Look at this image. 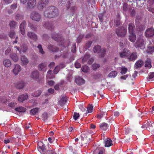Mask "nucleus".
<instances>
[{
	"instance_id": "obj_1",
	"label": "nucleus",
	"mask_w": 154,
	"mask_h": 154,
	"mask_svg": "<svg viewBox=\"0 0 154 154\" xmlns=\"http://www.w3.org/2000/svg\"><path fill=\"white\" fill-rule=\"evenodd\" d=\"M59 12L57 8L54 6L48 7L44 12V16L46 17L51 18L57 17Z\"/></svg>"
},
{
	"instance_id": "obj_2",
	"label": "nucleus",
	"mask_w": 154,
	"mask_h": 154,
	"mask_svg": "<svg viewBox=\"0 0 154 154\" xmlns=\"http://www.w3.org/2000/svg\"><path fill=\"white\" fill-rule=\"evenodd\" d=\"M70 1H72V0H60L59 2L61 6H64V5H65L66 9H69L70 12H74L76 11V8L75 6L72 5Z\"/></svg>"
},
{
	"instance_id": "obj_3",
	"label": "nucleus",
	"mask_w": 154,
	"mask_h": 154,
	"mask_svg": "<svg viewBox=\"0 0 154 154\" xmlns=\"http://www.w3.org/2000/svg\"><path fill=\"white\" fill-rule=\"evenodd\" d=\"M94 52L96 53H100V56L101 57H104L106 54V49L101 48V47L98 45H95L93 48Z\"/></svg>"
},
{
	"instance_id": "obj_4",
	"label": "nucleus",
	"mask_w": 154,
	"mask_h": 154,
	"mask_svg": "<svg viewBox=\"0 0 154 154\" xmlns=\"http://www.w3.org/2000/svg\"><path fill=\"white\" fill-rule=\"evenodd\" d=\"M116 34L117 35L120 37H123L126 35L127 32V29L123 27H119L115 30Z\"/></svg>"
},
{
	"instance_id": "obj_5",
	"label": "nucleus",
	"mask_w": 154,
	"mask_h": 154,
	"mask_svg": "<svg viewBox=\"0 0 154 154\" xmlns=\"http://www.w3.org/2000/svg\"><path fill=\"white\" fill-rule=\"evenodd\" d=\"M30 17L32 20L39 22L41 18V15L36 11H32L30 14Z\"/></svg>"
},
{
	"instance_id": "obj_6",
	"label": "nucleus",
	"mask_w": 154,
	"mask_h": 154,
	"mask_svg": "<svg viewBox=\"0 0 154 154\" xmlns=\"http://www.w3.org/2000/svg\"><path fill=\"white\" fill-rule=\"evenodd\" d=\"M138 54L137 52L134 51L130 53L127 56V59L129 61H134L137 58Z\"/></svg>"
},
{
	"instance_id": "obj_7",
	"label": "nucleus",
	"mask_w": 154,
	"mask_h": 154,
	"mask_svg": "<svg viewBox=\"0 0 154 154\" xmlns=\"http://www.w3.org/2000/svg\"><path fill=\"white\" fill-rule=\"evenodd\" d=\"M145 36L147 37H151L154 35V29L153 27L147 28L145 32Z\"/></svg>"
},
{
	"instance_id": "obj_8",
	"label": "nucleus",
	"mask_w": 154,
	"mask_h": 154,
	"mask_svg": "<svg viewBox=\"0 0 154 154\" xmlns=\"http://www.w3.org/2000/svg\"><path fill=\"white\" fill-rule=\"evenodd\" d=\"M145 42L143 39L142 38H140L137 40L136 42V48H145Z\"/></svg>"
},
{
	"instance_id": "obj_9",
	"label": "nucleus",
	"mask_w": 154,
	"mask_h": 154,
	"mask_svg": "<svg viewBox=\"0 0 154 154\" xmlns=\"http://www.w3.org/2000/svg\"><path fill=\"white\" fill-rule=\"evenodd\" d=\"M48 3V0H42L39 1L38 5V8L39 10H42L46 7Z\"/></svg>"
},
{
	"instance_id": "obj_10",
	"label": "nucleus",
	"mask_w": 154,
	"mask_h": 154,
	"mask_svg": "<svg viewBox=\"0 0 154 154\" xmlns=\"http://www.w3.org/2000/svg\"><path fill=\"white\" fill-rule=\"evenodd\" d=\"M142 127L146 128H148L149 131V129L153 128L154 127V122L151 121H147L146 122H145L142 126Z\"/></svg>"
},
{
	"instance_id": "obj_11",
	"label": "nucleus",
	"mask_w": 154,
	"mask_h": 154,
	"mask_svg": "<svg viewBox=\"0 0 154 154\" xmlns=\"http://www.w3.org/2000/svg\"><path fill=\"white\" fill-rule=\"evenodd\" d=\"M129 53H130V51L127 49L125 48L122 51L119 52V55L121 57L123 58L126 57L127 59V56Z\"/></svg>"
},
{
	"instance_id": "obj_12",
	"label": "nucleus",
	"mask_w": 154,
	"mask_h": 154,
	"mask_svg": "<svg viewBox=\"0 0 154 154\" xmlns=\"http://www.w3.org/2000/svg\"><path fill=\"white\" fill-rule=\"evenodd\" d=\"M36 4V0H28L27 3V7L30 9L33 8Z\"/></svg>"
},
{
	"instance_id": "obj_13",
	"label": "nucleus",
	"mask_w": 154,
	"mask_h": 154,
	"mask_svg": "<svg viewBox=\"0 0 154 154\" xmlns=\"http://www.w3.org/2000/svg\"><path fill=\"white\" fill-rule=\"evenodd\" d=\"M31 77L33 79L38 81L39 82H40L39 81L40 80H41L42 79V78H40L39 79V73L37 71H34L32 72Z\"/></svg>"
},
{
	"instance_id": "obj_14",
	"label": "nucleus",
	"mask_w": 154,
	"mask_h": 154,
	"mask_svg": "<svg viewBox=\"0 0 154 154\" xmlns=\"http://www.w3.org/2000/svg\"><path fill=\"white\" fill-rule=\"evenodd\" d=\"M27 36L29 38L34 41H36L38 40L37 36L34 33L31 32H27Z\"/></svg>"
},
{
	"instance_id": "obj_15",
	"label": "nucleus",
	"mask_w": 154,
	"mask_h": 154,
	"mask_svg": "<svg viewBox=\"0 0 154 154\" xmlns=\"http://www.w3.org/2000/svg\"><path fill=\"white\" fill-rule=\"evenodd\" d=\"M104 144L105 147H109L113 145L112 141L109 138H107L104 140Z\"/></svg>"
},
{
	"instance_id": "obj_16",
	"label": "nucleus",
	"mask_w": 154,
	"mask_h": 154,
	"mask_svg": "<svg viewBox=\"0 0 154 154\" xmlns=\"http://www.w3.org/2000/svg\"><path fill=\"white\" fill-rule=\"evenodd\" d=\"M47 64L46 63H42L38 66V69L40 71L45 72L46 71Z\"/></svg>"
},
{
	"instance_id": "obj_17",
	"label": "nucleus",
	"mask_w": 154,
	"mask_h": 154,
	"mask_svg": "<svg viewBox=\"0 0 154 154\" xmlns=\"http://www.w3.org/2000/svg\"><path fill=\"white\" fill-rule=\"evenodd\" d=\"M48 48L50 51L53 52H57L59 50V48L54 45H53L51 44L48 45Z\"/></svg>"
},
{
	"instance_id": "obj_18",
	"label": "nucleus",
	"mask_w": 154,
	"mask_h": 154,
	"mask_svg": "<svg viewBox=\"0 0 154 154\" xmlns=\"http://www.w3.org/2000/svg\"><path fill=\"white\" fill-rule=\"evenodd\" d=\"M21 65L22 66H24L27 65L29 62L27 57L25 55H23L21 57Z\"/></svg>"
},
{
	"instance_id": "obj_19",
	"label": "nucleus",
	"mask_w": 154,
	"mask_h": 154,
	"mask_svg": "<svg viewBox=\"0 0 154 154\" xmlns=\"http://www.w3.org/2000/svg\"><path fill=\"white\" fill-rule=\"evenodd\" d=\"M28 97L27 94H22L20 95L18 98V100L20 103L23 102L25 100H26Z\"/></svg>"
},
{
	"instance_id": "obj_20",
	"label": "nucleus",
	"mask_w": 154,
	"mask_h": 154,
	"mask_svg": "<svg viewBox=\"0 0 154 154\" xmlns=\"http://www.w3.org/2000/svg\"><path fill=\"white\" fill-rule=\"evenodd\" d=\"M76 83L79 85L84 84L85 82V81L82 78L78 77L75 79Z\"/></svg>"
},
{
	"instance_id": "obj_21",
	"label": "nucleus",
	"mask_w": 154,
	"mask_h": 154,
	"mask_svg": "<svg viewBox=\"0 0 154 154\" xmlns=\"http://www.w3.org/2000/svg\"><path fill=\"white\" fill-rule=\"evenodd\" d=\"M67 97L64 95L61 96L60 100L59 101V103L61 106H63L67 101Z\"/></svg>"
},
{
	"instance_id": "obj_22",
	"label": "nucleus",
	"mask_w": 154,
	"mask_h": 154,
	"mask_svg": "<svg viewBox=\"0 0 154 154\" xmlns=\"http://www.w3.org/2000/svg\"><path fill=\"white\" fill-rule=\"evenodd\" d=\"M105 151V149L103 147L98 148L94 151L93 154H103Z\"/></svg>"
},
{
	"instance_id": "obj_23",
	"label": "nucleus",
	"mask_w": 154,
	"mask_h": 154,
	"mask_svg": "<svg viewBox=\"0 0 154 154\" xmlns=\"http://www.w3.org/2000/svg\"><path fill=\"white\" fill-rule=\"evenodd\" d=\"M135 26L134 22H132L129 23L128 25V29L129 33L134 32Z\"/></svg>"
},
{
	"instance_id": "obj_24",
	"label": "nucleus",
	"mask_w": 154,
	"mask_h": 154,
	"mask_svg": "<svg viewBox=\"0 0 154 154\" xmlns=\"http://www.w3.org/2000/svg\"><path fill=\"white\" fill-rule=\"evenodd\" d=\"M25 83L22 81L17 82L15 84L16 87L18 89H22L25 86Z\"/></svg>"
},
{
	"instance_id": "obj_25",
	"label": "nucleus",
	"mask_w": 154,
	"mask_h": 154,
	"mask_svg": "<svg viewBox=\"0 0 154 154\" xmlns=\"http://www.w3.org/2000/svg\"><path fill=\"white\" fill-rule=\"evenodd\" d=\"M21 70V68L20 66L18 64H16L15 66L14 69L13 70V72L15 75H17Z\"/></svg>"
},
{
	"instance_id": "obj_26",
	"label": "nucleus",
	"mask_w": 154,
	"mask_h": 154,
	"mask_svg": "<svg viewBox=\"0 0 154 154\" xmlns=\"http://www.w3.org/2000/svg\"><path fill=\"white\" fill-rule=\"evenodd\" d=\"M52 38L55 41L58 42L61 38V35L59 34L54 33L51 35Z\"/></svg>"
},
{
	"instance_id": "obj_27",
	"label": "nucleus",
	"mask_w": 154,
	"mask_h": 154,
	"mask_svg": "<svg viewBox=\"0 0 154 154\" xmlns=\"http://www.w3.org/2000/svg\"><path fill=\"white\" fill-rule=\"evenodd\" d=\"M144 62L141 60H139L135 63V68L136 69L140 68L143 65Z\"/></svg>"
},
{
	"instance_id": "obj_28",
	"label": "nucleus",
	"mask_w": 154,
	"mask_h": 154,
	"mask_svg": "<svg viewBox=\"0 0 154 154\" xmlns=\"http://www.w3.org/2000/svg\"><path fill=\"white\" fill-rule=\"evenodd\" d=\"M45 26L47 28L52 31L54 29V25L51 23L46 22L45 24Z\"/></svg>"
},
{
	"instance_id": "obj_29",
	"label": "nucleus",
	"mask_w": 154,
	"mask_h": 154,
	"mask_svg": "<svg viewBox=\"0 0 154 154\" xmlns=\"http://www.w3.org/2000/svg\"><path fill=\"white\" fill-rule=\"evenodd\" d=\"M3 63L4 66L7 68L10 67L11 64V60L8 59H5L3 60Z\"/></svg>"
},
{
	"instance_id": "obj_30",
	"label": "nucleus",
	"mask_w": 154,
	"mask_h": 154,
	"mask_svg": "<svg viewBox=\"0 0 154 154\" xmlns=\"http://www.w3.org/2000/svg\"><path fill=\"white\" fill-rule=\"evenodd\" d=\"M130 35L129 36V40L132 42H134L136 39V35L134 32L129 33Z\"/></svg>"
},
{
	"instance_id": "obj_31",
	"label": "nucleus",
	"mask_w": 154,
	"mask_h": 154,
	"mask_svg": "<svg viewBox=\"0 0 154 154\" xmlns=\"http://www.w3.org/2000/svg\"><path fill=\"white\" fill-rule=\"evenodd\" d=\"M100 129L104 131H106L108 129L109 125L106 123H103L100 124Z\"/></svg>"
},
{
	"instance_id": "obj_32",
	"label": "nucleus",
	"mask_w": 154,
	"mask_h": 154,
	"mask_svg": "<svg viewBox=\"0 0 154 154\" xmlns=\"http://www.w3.org/2000/svg\"><path fill=\"white\" fill-rule=\"evenodd\" d=\"M87 108V109L86 112L85 113V115H84L83 116H86L88 113H91L93 109V106L92 104H89Z\"/></svg>"
},
{
	"instance_id": "obj_33",
	"label": "nucleus",
	"mask_w": 154,
	"mask_h": 154,
	"mask_svg": "<svg viewBox=\"0 0 154 154\" xmlns=\"http://www.w3.org/2000/svg\"><path fill=\"white\" fill-rule=\"evenodd\" d=\"M151 61L150 58H147L145 62V66L146 67L150 68L152 67Z\"/></svg>"
},
{
	"instance_id": "obj_34",
	"label": "nucleus",
	"mask_w": 154,
	"mask_h": 154,
	"mask_svg": "<svg viewBox=\"0 0 154 154\" xmlns=\"http://www.w3.org/2000/svg\"><path fill=\"white\" fill-rule=\"evenodd\" d=\"M107 113L106 111H104L103 109H101L100 110L99 113L97 116V118L100 119L102 118L104 115H106Z\"/></svg>"
},
{
	"instance_id": "obj_35",
	"label": "nucleus",
	"mask_w": 154,
	"mask_h": 154,
	"mask_svg": "<svg viewBox=\"0 0 154 154\" xmlns=\"http://www.w3.org/2000/svg\"><path fill=\"white\" fill-rule=\"evenodd\" d=\"M10 57L11 59L14 62H17L18 60V58L17 54L15 53L11 54L10 55Z\"/></svg>"
},
{
	"instance_id": "obj_36",
	"label": "nucleus",
	"mask_w": 154,
	"mask_h": 154,
	"mask_svg": "<svg viewBox=\"0 0 154 154\" xmlns=\"http://www.w3.org/2000/svg\"><path fill=\"white\" fill-rule=\"evenodd\" d=\"M24 18V16L20 13H17L15 16V19L17 21L22 20Z\"/></svg>"
},
{
	"instance_id": "obj_37",
	"label": "nucleus",
	"mask_w": 154,
	"mask_h": 154,
	"mask_svg": "<svg viewBox=\"0 0 154 154\" xmlns=\"http://www.w3.org/2000/svg\"><path fill=\"white\" fill-rule=\"evenodd\" d=\"M147 49L146 51L147 53L152 54L154 52V45L147 47Z\"/></svg>"
},
{
	"instance_id": "obj_38",
	"label": "nucleus",
	"mask_w": 154,
	"mask_h": 154,
	"mask_svg": "<svg viewBox=\"0 0 154 154\" xmlns=\"http://www.w3.org/2000/svg\"><path fill=\"white\" fill-rule=\"evenodd\" d=\"M15 110L17 112H25L26 109V108L22 107H17L15 109Z\"/></svg>"
},
{
	"instance_id": "obj_39",
	"label": "nucleus",
	"mask_w": 154,
	"mask_h": 154,
	"mask_svg": "<svg viewBox=\"0 0 154 154\" xmlns=\"http://www.w3.org/2000/svg\"><path fill=\"white\" fill-rule=\"evenodd\" d=\"M8 35L11 38L13 39L15 38L16 34L14 31L11 30L8 32Z\"/></svg>"
},
{
	"instance_id": "obj_40",
	"label": "nucleus",
	"mask_w": 154,
	"mask_h": 154,
	"mask_svg": "<svg viewBox=\"0 0 154 154\" xmlns=\"http://www.w3.org/2000/svg\"><path fill=\"white\" fill-rule=\"evenodd\" d=\"M84 35L83 34H80L76 39L77 43H80L82 41V38L84 37Z\"/></svg>"
},
{
	"instance_id": "obj_41",
	"label": "nucleus",
	"mask_w": 154,
	"mask_h": 154,
	"mask_svg": "<svg viewBox=\"0 0 154 154\" xmlns=\"http://www.w3.org/2000/svg\"><path fill=\"white\" fill-rule=\"evenodd\" d=\"M17 25V23L14 21H12L9 23L10 28L11 29H14L15 28Z\"/></svg>"
},
{
	"instance_id": "obj_42",
	"label": "nucleus",
	"mask_w": 154,
	"mask_h": 154,
	"mask_svg": "<svg viewBox=\"0 0 154 154\" xmlns=\"http://www.w3.org/2000/svg\"><path fill=\"white\" fill-rule=\"evenodd\" d=\"M117 75V71H113L111 72L108 75V76L110 77H115Z\"/></svg>"
},
{
	"instance_id": "obj_43",
	"label": "nucleus",
	"mask_w": 154,
	"mask_h": 154,
	"mask_svg": "<svg viewBox=\"0 0 154 154\" xmlns=\"http://www.w3.org/2000/svg\"><path fill=\"white\" fill-rule=\"evenodd\" d=\"M41 93L42 91H36L32 94V96L34 97H37L41 95Z\"/></svg>"
},
{
	"instance_id": "obj_44",
	"label": "nucleus",
	"mask_w": 154,
	"mask_h": 154,
	"mask_svg": "<svg viewBox=\"0 0 154 154\" xmlns=\"http://www.w3.org/2000/svg\"><path fill=\"white\" fill-rule=\"evenodd\" d=\"M90 57V56L89 54L85 55L83 59H82V62L83 63H85L87 60H88Z\"/></svg>"
},
{
	"instance_id": "obj_45",
	"label": "nucleus",
	"mask_w": 154,
	"mask_h": 154,
	"mask_svg": "<svg viewBox=\"0 0 154 154\" xmlns=\"http://www.w3.org/2000/svg\"><path fill=\"white\" fill-rule=\"evenodd\" d=\"M104 14L103 13H100L98 14V17L99 20L102 23L104 20Z\"/></svg>"
},
{
	"instance_id": "obj_46",
	"label": "nucleus",
	"mask_w": 154,
	"mask_h": 154,
	"mask_svg": "<svg viewBox=\"0 0 154 154\" xmlns=\"http://www.w3.org/2000/svg\"><path fill=\"white\" fill-rule=\"evenodd\" d=\"M37 48L39 50V52L42 54H44L45 52L44 51L42 48V45L41 44H39L37 46Z\"/></svg>"
},
{
	"instance_id": "obj_47",
	"label": "nucleus",
	"mask_w": 154,
	"mask_h": 154,
	"mask_svg": "<svg viewBox=\"0 0 154 154\" xmlns=\"http://www.w3.org/2000/svg\"><path fill=\"white\" fill-rule=\"evenodd\" d=\"M39 108H35L32 109L30 111V113L33 115H35L38 111Z\"/></svg>"
},
{
	"instance_id": "obj_48",
	"label": "nucleus",
	"mask_w": 154,
	"mask_h": 154,
	"mask_svg": "<svg viewBox=\"0 0 154 154\" xmlns=\"http://www.w3.org/2000/svg\"><path fill=\"white\" fill-rule=\"evenodd\" d=\"M88 67L87 65H84L82 66L81 68L82 71L85 73H87L88 71Z\"/></svg>"
},
{
	"instance_id": "obj_49",
	"label": "nucleus",
	"mask_w": 154,
	"mask_h": 154,
	"mask_svg": "<svg viewBox=\"0 0 154 154\" xmlns=\"http://www.w3.org/2000/svg\"><path fill=\"white\" fill-rule=\"evenodd\" d=\"M48 117V113L47 112H45L42 114V118L44 121H45Z\"/></svg>"
},
{
	"instance_id": "obj_50",
	"label": "nucleus",
	"mask_w": 154,
	"mask_h": 154,
	"mask_svg": "<svg viewBox=\"0 0 154 154\" xmlns=\"http://www.w3.org/2000/svg\"><path fill=\"white\" fill-rule=\"evenodd\" d=\"M28 26L32 30L35 31L36 30L37 26H35L31 23H29Z\"/></svg>"
},
{
	"instance_id": "obj_51",
	"label": "nucleus",
	"mask_w": 154,
	"mask_h": 154,
	"mask_svg": "<svg viewBox=\"0 0 154 154\" xmlns=\"http://www.w3.org/2000/svg\"><path fill=\"white\" fill-rule=\"evenodd\" d=\"M92 43V42L91 41H88L86 43L84 47V48L85 49L89 48L91 47Z\"/></svg>"
},
{
	"instance_id": "obj_52",
	"label": "nucleus",
	"mask_w": 154,
	"mask_h": 154,
	"mask_svg": "<svg viewBox=\"0 0 154 154\" xmlns=\"http://www.w3.org/2000/svg\"><path fill=\"white\" fill-rule=\"evenodd\" d=\"M148 75L149 81H152L154 80V72L150 73Z\"/></svg>"
},
{
	"instance_id": "obj_53",
	"label": "nucleus",
	"mask_w": 154,
	"mask_h": 154,
	"mask_svg": "<svg viewBox=\"0 0 154 154\" xmlns=\"http://www.w3.org/2000/svg\"><path fill=\"white\" fill-rule=\"evenodd\" d=\"M127 70L128 69L127 68L125 67H122L121 68V73L122 75L125 74L126 73Z\"/></svg>"
},
{
	"instance_id": "obj_54",
	"label": "nucleus",
	"mask_w": 154,
	"mask_h": 154,
	"mask_svg": "<svg viewBox=\"0 0 154 154\" xmlns=\"http://www.w3.org/2000/svg\"><path fill=\"white\" fill-rule=\"evenodd\" d=\"M26 22L24 20L23 21V22L21 23L20 26V28H25L26 29Z\"/></svg>"
},
{
	"instance_id": "obj_55",
	"label": "nucleus",
	"mask_w": 154,
	"mask_h": 154,
	"mask_svg": "<svg viewBox=\"0 0 154 154\" xmlns=\"http://www.w3.org/2000/svg\"><path fill=\"white\" fill-rule=\"evenodd\" d=\"M60 70V67L57 66L56 67L54 70V73L55 74H57Z\"/></svg>"
},
{
	"instance_id": "obj_56",
	"label": "nucleus",
	"mask_w": 154,
	"mask_h": 154,
	"mask_svg": "<svg viewBox=\"0 0 154 154\" xmlns=\"http://www.w3.org/2000/svg\"><path fill=\"white\" fill-rule=\"evenodd\" d=\"M79 116V113H77L76 112H74L73 116V118L75 120H76L78 119Z\"/></svg>"
},
{
	"instance_id": "obj_57",
	"label": "nucleus",
	"mask_w": 154,
	"mask_h": 154,
	"mask_svg": "<svg viewBox=\"0 0 154 154\" xmlns=\"http://www.w3.org/2000/svg\"><path fill=\"white\" fill-rule=\"evenodd\" d=\"M47 152L48 154H57V153L54 149L51 150H47Z\"/></svg>"
},
{
	"instance_id": "obj_58",
	"label": "nucleus",
	"mask_w": 154,
	"mask_h": 154,
	"mask_svg": "<svg viewBox=\"0 0 154 154\" xmlns=\"http://www.w3.org/2000/svg\"><path fill=\"white\" fill-rule=\"evenodd\" d=\"M100 65L96 63L93 64L92 65L93 69H96L100 67Z\"/></svg>"
},
{
	"instance_id": "obj_59",
	"label": "nucleus",
	"mask_w": 154,
	"mask_h": 154,
	"mask_svg": "<svg viewBox=\"0 0 154 154\" xmlns=\"http://www.w3.org/2000/svg\"><path fill=\"white\" fill-rule=\"evenodd\" d=\"M17 104V103L14 102H11V103L8 104V106L11 108H13Z\"/></svg>"
},
{
	"instance_id": "obj_60",
	"label": "nucleus",
	"mask_w": 154,
	"mask_h": 154,
	"mask_svg": "<svg viewBox=\"0 0 154 154\" xmlns=\"http://www.w3.org/2000/svg\"><path fill=\"white\" fill-rule=\"evenodd\" d=\"M22 48L23 50V52H25L28 49L27 46L26 45H22Z\"/></svg>"
},
{
	"instance_id": "obj_61",
	"label": "nucleus",
	"mask_w": 154,
	"mask_h": 154,
	"mask_svg": "<svg viewBox=\"0 0 154 154\" xmlns=\"http://www.w3.org/2000/svg\"><path fill=\"white\" fill-rule=\"evenodd\" d=\"M44 144V143L42 141H38V142L37 148L39 149Z\"/></svg>"
},
{
	"instance_id": "obj_62",
	"label": "nucleus",
	"mask_w": 154,
	"mask_h": 154,
	"mask_svg": "<svg viewBox=\"0 0 154 154\" xmlns=\"http://www.w3.org/2000/svg\"><path fill=\"white\" fill-rule=\"evenodd\" d=\"M128 9V5L127 4L124 3L123 5V10L124 11H127Z\"/></svg>"
},
{
	"instance_id": "obj_63",
	"label": "nucleus",
	"mask_w": 154,
	"mask_h": 154,
	"mask_svg": "<svg viewBox=\"0 0 154 154\" xmlns=\"http://www.w3.org/2000/svg\"><path fill=\"white\" fill-rule=\"evenodd\" d=\"M131 130L130 128H126L125 130V133L126 134H128L131 131Z\"/></svg>"
},
{
	"instance_id": "obj_64",
	"label": "nucleus",
	"mask_w": 154,
	"mask_h": 154,
	"mask_svg": "<svg viewBox=\"0 0 154 154\" xmlns=\"http://www.w3.org/2000/svg\"><path fill=\"white\" fill-rule=\"evenodd\" d=\"M11 51L10 48H8L5 51V54L6 55H8V54L11 52Z\"/></svg>"
}]
</instances>
